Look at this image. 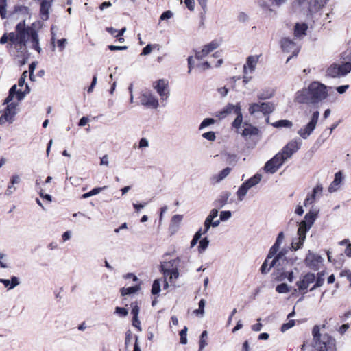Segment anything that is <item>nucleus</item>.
Instances as JSON below:
<instances>
[{
  "mask_svg": "<svg viewBox=\"0 0 351 351\" xmlns=\"http://www.w3.org/2000/svg\"><path fill=\"white\" fill-rule=\"evenodd\" d=\"M317 217V212L311 210L306 214L304 219L302 220V221H306L305 223L306 225H309L311 227L314 221H315Z\"/></svg>",
  "mask_w": 351,
  "mask_h": 351,
  "instance_id": "obj_35",
  "label": "nucleus"
},
{
  "mask_svg": "<svg viewBox=\"0 0 351 351\" xmlns=\"http://www.w3.org/2000/svg\"><path fill=\"white\" fill-rule=\"evenodd\" d=\"M237 107H241L240 104L237 103L236 105L232 104H228L221 110L215 113V117L219 119H223L227 117L232 112L235 114Z\"/></svg>",
  "mask_w": 351,
  "mask_h": 351,
  "instance_id": "obj_14",
  "label": "nucleus"
},
{
  "mask_svg": "<svg viewBox=\"0 0 351 351\" xmlns=\"http://www.w3.org/2000/svg\"><path fill=\"white\" fill-rule=\"evenodd\" d=\"M205 233H203V230L202 228H200L194 235L192 241H191V247H193L195 246L197 241L199 240V239L201 238V236L202 234H204Z\"/></svg>",
  "mask_w": 351,
  "mask_h": 351,
  "instance_id": "obj_48",
  "label": "nucleus"
},
{
  "mask_svg": "<svg viewBox=\"0 0 351 351\" xmlns=\"http://www.w3.org/2000/svg\"><path fill=\"white\" fill-rule=\"evenodd\" d=\"M53 0H41L40 5V15L43 20L49 19V9L52 5Z\"/></svg>",
  "mask_w": 351,
  "mask_h": 351,
  "instance_id": "obj_16",
  "label": "nucleus"
},
{
  "mask_svg": "<svg viewBox=\"0 0 351 351\" xmlns=\"http://www.w3.org/2000/svg\"><path fill=\"white\" fill-rule=\"evenodd\" d=\"M141 101L142 104L153 108H156L158 106V99L152 94L143 95Z\"/></svg>",
  "mask_w": 351,
  "mask_h": 351,
  "instance_id": "obj_21",
  "label": "nucleus"
},
{
  "mask_svg": "<svg viewBox=\"0 0 351 351\" xmlns=\"http://www.w3.org/2000/svg\"><path fill=\"white\" fill-rule=\"evenodd\" d=\"M231 217L230 211H221L220 213V220L226 221Z\"/></svg>",
  "mask_w": 351,
  "mask_h": 351,
  "instance_id": "obj_64",
  "label": "nucleus"
},
{
  "mask_svg": "<svg viewBox=\"0 0 351 351\" xmlns=\"http://www.w3.org/2000/svg\"><path fill=\"white\" fill-rule=\"evenodd\" d=\"M161 271L166 276H169L170 279H177L179 276V272L177 267L169 269L165 268L163 265L161 266Z\"/></svg>",
  "mask_w": 351,
  "mask_h": 351,
  "instance_id": "obj_29",
  "label": "nucleus"
},
{
  "mask_svg": "<svg viewBox=\"0 0 351 351\" xmlns=\"http://www.w3.org/2000/svg\"><path fill=\"white\" fill-rule=\"evenodd\" d=\"M261 112V103H253L250 105L249 112L250 114H254L256 112Z\"/></svg>",
  "mask_w": 351,
  "mask_h": 351,
  "instance_id": "obj_49",
  "label": "nucleus"
},
{
  "mask_svg": "<svg viewBox=\"0 0 351 351\" xmlns=\"http://www.w3.org/2000/svg\"><path fill=\"white\" fill-rule=\"evenodd\" d=\"M306 221H301L298 230V235L300 240L305 241L306 232L311 228L305 223Z\"/></svg>",
  "mask_w": 351,
  "mask_h": 351,
  "instance_id": "obj_28",
  "label": "nucleus"
},
{
  "mask_svg": "<svg viewBox=\"0 0 351 351\" xmlns=\"http://www.w3.org/2000/svg\"><path fill=\"white\" fill-rule=\"evenodd\" d=\"M155 84L156 85H154V88L156 90L161 99H166L169 95L168 82L164 79H160L156 81Z\"/></svg>",
  "mask_w": 351,
  "mask_h": 351,
  "instance_id": "obj_12",
  "label": "nucleus"
},
{
  "mask_svg": "<svg viewBox=\"0 0 351 351\" xmlns=\"http://www.w3.org/2000/svg\"><path fill=\"white\" fill-rule=\"evenodd\" d=\"M249 189L250 188L243 182L237 191L238 198L242 200Z\"/></svg>",
  "mask_w": 351,
  "mask_h": 351,
  "instance_id": "obj_42",
  "label": "nucleus"
},
{
  "mask_svg": "<svg viewBox=\"0 0 351 351\" xmlns=\"http://www.w3.org/2000/svg\"><path fill=\"white\" fill-rule=\"evenodd\" d=\"M209 241L206 237L202 239L199 242V245L198 247V250L199 252H204L208 245Z\"/></svg>",
  "mask_w": 351,
  "mask_h": 351,
  "instance_id": "obj_54",
  "label": "nucleus"
},
{
  "mask_svg": "<svg viewBox=\"0 0 351 351\" xmlns=\"http://www.w3.org/2000/svg\"><path fill=\"white\" fill-rule=\"evenodd\" d=\"M215 120L213 118H206L201 123L199 129L202 130L207 126H209L210 125L215 123Z\"/></svg>",
  "mask_w": 351,
  "mask_h": 351,
  "instance_id": "obj_53",
  "label": "nucleus"
},
{
  "mask_svg": "<svg viewBox=\"0 0 351 351\" xmlns=\"http://www.w3.org/2000/svg\"><path fill=\"white\" fill-rule=\"evenodd\" d=\"M232 169L230 167H226L221 171L218 174L213 176V180L215 182H219L225 178H226L231 172Z\"/></svg>",
  "mask_w": 351,
  "mask_h": 351,
  "instance_id": "obj_34",
  "label": "nucleus"
},
{
  "mask_svg": "<svg viewBox=\"0 0 351 351\" xmlns=\"http://www.w3.org/2000/svg\"><path fill=\"white\" fill-rule=\"evenodd\" d=\"M6 0H0V15L2 19L6 18Z\"/></svg>",
  "mask_w": 351,
  "mask_h": 351,
  "instance_id": "obj_51",
  "label": "nucleus"
},
{
  "mask_svg": "<svg viewBox=\"0 0 351 351\" xmlns=\"http://www.w3.org/2000/svg\"><path fill=\"white\" fill-rule=\"evenodd\" d=\"M220 45L219 41L213 40L207 45H205L200 51H197L195 57L197 60H202L207 56L210 52L219 47Z\"/></svg>",
  "mask_w": 351,
  "mask_h": 351,
  "instance_id": "obj_7",
  "label": "nucleus"
},
{
  "mask_svg": "<svg viewBox=\"0 0 351 351\" xmlns=\"http://www.w3.org/2000/svg\"><path fill=\"white\" fill-rule=\"evenodd\" d=\"M243 129L241 132L237 131V132L241 134L245 141H249L252 139V137L258 136L260 135L261 132L259 129L248 122H244L243 123Z\"/></svg>",
  "mask_w": 351,
  "mask_h": 351,
  "instance_id": "obj_6",
  "label": "nucleus"
},
{
  "mask_svg": "<svg viewBox=\"0 0 351 351\" xmlns=\"http://www.w3.org/2000/svg\"><path fill=\"white\" fill-rule=\"evenodd\" d=\"M261 112L264 114H269L274 110L275 106L271 102H262L261 103Z\"/></svg>",
  "mask_w": 351,
  "mask_h": 351,
  "instance_id": "obj_36",
  "label": "nucleus"
},
{
  "mask_svg": "<svg viewBox=\"0 0 351 351\" xmlns=\"http://www.w3.org/2000/svg\"><path fill=\"white\" fill-rule=\"evenodd\" d=\"M187 327L184 326L180 331V342L182 344H186L187 343Z\"/></svg>",
  "mask_w": 351,
  "mask_h": 351,
  "instance_id": "obj_47",
  "label": "nucleus"
},
{
  "mask_svg": "<svg viewBox=\"0 0 351 351\" xmlns=\"http://www.w3.org/2000/svg\"><path fill=\"white\" fill-rule=\"evenodd\" d=\"M326 86L318 82L310 84L308 89L298 92L296 100L301 104H317L328 97Z\"/></svg>",
  "mask_w": 351,
  "mask_h": 351,
  "instance_id": "obj_2",
  "label": "nucleus"
},
{
  "mask_svg": "<svg viewBox=\"0 0 351 351\" xmlns=\"http://www.w3.org/2000/svg\"><path fill=\"white\" fill-rule=\"evenodd\" d=\"M319 117V112L318 111H315L313 113L311 119L309 122L311 126H313V125L314 126H316Z\"/></svg>",
  "mask_w": 351,
  "mask_h": 351,
  "instance_id": "obj_57",
  "label": "nucleus"
},
{
  "mask_svg": "<svg viewBox=\"0 0 351 351\" xmlns=\"http://www.w3.org/2000/svg\"><path fill=\"white\" fill-rule=\"evenodd\" d=\"M322 261L323 259L322 256L314 253L308 254L305 259L306 265L315 271L319 269Z\"/></svg>",
  "mask_w": 351,
  "mask_h": 351,
  "instance_id": "obj_10",
  "label": "nucleus"
},
{
  "mask_svg": "<svg viewBox=\"0 0 351 351\" xmlns=\"http://www.w3.org/2000/svg\"><path fill=\"white\" fill-rule=\"evenodd\" d=\"M285 160V158L279 152L265 163L264 170L267 173H274L282 165Z\"/></svg>",
  "mask_w": 351,
  "mask_h": 351,
  "instance_id": "obj_4",
  "label": "nucleus"
},
{
  "mask_svg": "<svg viewBox=\"0 0 351 351\" xmlns=\"http://www.w3.org/2000/svg\"><path fill=\"white\" fill-rule=\"evenodd\" d=\"M287 0H258V4L262 8L272 11V7L280 6L284 3Z\"/></svg>",
  "mask_w": 351,
  "mask_h": 351,
  "instance_id": "obj_15",
  "label": "nucleus"
},
{
  "mask_svg": "<svg viewBox=\"0 0 351 351\" xmlns=\"http://www.w3.org/2000/svg\"><path fill=\"white\" fill-rule=\"evenodd\" d=\"M280 246L279 245H278L277 243H274L270 248L269 251V253L267 254V259H270L272 257H274L276 254H277V252H278L279 249H280Z\"/></svg>",
  "mask_w": 351,
  "mask_h": 351,
  "instance_id": "obj_45",
  "label": "nucleus"
},
{
  "mask_svg": "<svg viewBox=\"0 0 351 351\" xmlns=\"http://www.w3.org/2000/svg\"><path fill=\"white\" fill-rule=\"evenodd\" d=\"M217 209L218 208H216L215 209L211 210L209 215L206 217L204 221V228L203 230V233H206L211 226L213 227H216L219 224V220L213 221V219L216 218L218 215Z\"/></svg>",
  "mask_w": 351,
  "mask_h": 351,
  "instance_id": "obj_13",
  "label": "nucleus"
},
{
  "mask_svg": "<svg viewBox=\"0 0 351 351\" xmlns=\"http://www.w3.org/2000/svg\"><path fill=\"white\" fill-rule=\"evenodd\" d=\"M327 73L328 75L336 77L341 76L339 69L338 68V64H332L331 65L327 70Z\"/></svg>",
  "mask_w": 351,
  "mask_h": 351,
  "instance_id": "obj_40",
  "label": "nucleus"
},
{
  "mask_svg": "<svg viewBox=\"0 0 351 351\" xmlns=\"http://www.w3.org/2000/svg\"><path fill=\"white\" fill-rule=\"evenodd\" d=\"M67 43V40L66 38H62L60 40H58L57 45L60 51H63L65 48V45Z\"/></svg>",
  "mask_w": 351,
  "mask_h": 351,
  "instance_id": "obj_61",
  "label": "nucleus"
},
{
  "mask_svg": "<svg viewBox=\"0 0 351 351\" xmlns=\"http://www.w3.org/2000/svg\"><path fill=\"white\" fill-rule=\"evenodd\" d=\"M132 325L133 326L136 328L138 331H141V322L138 319V317H132Z\"/></svg>",
  "mask_w": 351,
  "mask_h": 351,
  "instance_id": "obj_63",
  "label": "nucleus"
},
{
  "mask_svg": "<svg viewBox=\"0 0 351 351\" xmlns=\"http://www.w3.org/2000/svg\"><path fill=\"white\" fill-rule=\"evenodd\" d=\"M328 0H311L309 2L310 12H317L326 4Z\"/></svg>",
  "mask_w": 351,
  "mask_h": 351,
  "instance_id": "obj_24",
  "label": "nucleus"
},
{
  "mask_svg": "<svg viewBox=\"0 0 351 351\" xmlns=\"http://www.w3.org/2000/svg\"><path fill=\"white\" fill-rule=\"evenodd\" d=\"M298 241L297 243H294L293 242L291 243V245H292V248L296 251L298 250V249L301 248L302 246H303V244H304V241H302L300 240V238H298Z\"/></svg>",
  "mask_w": 351,
  "mask_h": 351,
  "instance_id": "obj_62",
  "label": "nucleus"
},
{
  "mask_svg": "<svg viewBox=\"0 0 351 351\" xmlns=\"http://www.w3.org/2000/svg\"><path fill=\"white\" fill-rule=\"evenodd\" d=\"M235 114L237 115L235 119L233 121L232 123V128L239 130L241 124L243 123V114L241 112V107H237L236 109Z\"/></svg>",
  "mask_w": 351,
  "mask_h": 351,
  "instance_id": "obj_26",
  "label": "nucleus"
},
{
  "mask_svg": "<svg viewBox=\"0 0 351 351\" xmlns=\"http://www.w3.org/2000/svg\"><path fill=\"white\" fill-rule=\"evenodd\" d=\"M20 182V178L19 176L17 175H15V176H13L11 179H10V182L8 186V189H7V194H12L16 189L15 187H14V185L15 184H18Z\"/></svg>",
  "mask_w": 351,
  "mask_h": 351,
  "instance_id": "obj_37",
  "label": "nucleus"
},
{
  "mask_svg": "<svg viewBox=\"0 0 351 351\" xmlns=\"http://www.w3.org/2000/svg\"><path fill=\"white\" fill-rule=\"evenodd\" d=\"M300 149V144L294 140L289 141L280 152V154L285 158H289L295 152Z\"/></svg>",
  "mask_w": 351,
  "mask_h": 351,
  "instance_id": "obj_11",
  "label": "nucleus"
},
{
  "mask_svg": "<svg viewBox=\"0 0 351 351\" xmlns=\"http://www.w3.org/2000/svg\"><path fill=\"white\" fill-rule=\"evenodd\" d=\"M324 282V271L318 272L315 276V285L310 289V291H313L315 289L323 285Z\"/></svg>",
  "mask_w": 351,
  "mask_h": 351,
  "instance_id": "obj_31",
  "label": "nucleus"
},
{
  "mask_svg": "<svg viewBox=\"0 0 351 351\" xmlns=\"http://www.w3.org/2000/svg\"><path fill=\"white\" fill-rule=\"evenodd\" d=\"M315 126L313 125V126L310 125V123H308L306 126L302 128L298 131V134L304 139H306L314 130Z\"/></svg>",
  "mask_w": 351,
  "mask_h": 351,
  "instance_id": "obj_30",
  "label": "nucleus"
},
{
  "mask_svg": "<svg viewBox=\"0 0 351 351\" xmlns=\"http://www.w3.org/2000/svg\"><path fill=\"white\" fill-rule=\"evenodd\" d=\"M15 95H16L17 99L21 100L23 98L25 93L21 90H16V86L14 85L10 89L9 95L5 99L4 104H8L11 102Z\"/></svg>",
  "mask_w": 351,
  "mask_h": 351,
  "instance_id": "obj_22",
  "label": "nucleus"
},
{
  "mask_svg": "<svg viewBox=\"0 0 351 351\" xmlns=\"http://www.w3.org/2000/svg\"><path fill=\"white\" fill-rule=\"evenodd\" d=\"M207 336H208V333H207L206 330L203 331L202 333L201 334L200 339H199V351H202L204 349V348L207 345Z\"/></svg>",
  "mask_w": 351,
  "mask_h": 351,
  "instance_id": "obj_44",
  "label": "nucleus"
},
{
  "mask_svg": "<svg viewBox=\"0 0 351 351\" xmlns=\"http://www.w3.org/2000/svg\"><path fill=\"white\" fill-rule=\"evenodd\" d=\"M281 48L284 52L292 53L287 60L288 62L293 56H297L299 53V48L297 47L295 43L287 38H283L280 41Z\"/></svg>",
  "mask_w": 351,
  "mask_h": 351,
  "instance_id": "obj_5",
  "label": "nucleus"
},
{
  "mask_svg": "<svg viewBox=\"0 0 351 351\" xmlns=\"http://www.w3.org/2000/svg\"><path fill=\"white\" fill-rule=\"evenodd\" d=\"M295 325V321L294 320H289L288 322L285 323L281 326V331L285 332L288 329L291 328Z\"/></svg>",
  "mask_w": 351,
  "mask_h": 351,
  "instance_id": "obj_59",
  "label": "nucleus"
},
{
  "mask_svg": "<svg viewBox=\"0 0 351 351\" xmlns=\"http://www.w3.org/2000/svg\"><path fill=\"white\" fill-rule=\"evenodd\" d=\"M338 68L339 69V72L341 76H344L347 75L351 71V63L350 62H345L341 64H338Z\"/></svg>",
  "mask_w": 351,
  "mask_h": 351,
  "instance_id": "obj_39",
  "label": "nucleus"
},
{
  "mask_svg": "<svg viewBox=\"0 0 351 351\" xmlns=\"http://www.w3.org/2000/svg\"><path fill=\"white\" fill-rule=\"evenodd\" d=\"M141 289L140 284L136 285L135 286H132L129 287H122L120 289V293L122 296H125L127 295H130L132 293H134L137 292Z\"/></svg>",
  "mask_w": 351,
  "mask_h": 351,
  "instance_id": "obj_33",
  "label": "nucleus"
},
{
  "mask_svg": "<svg viewBox=\"0 0 351 351\" xmlns=\"http://www.w3.org/2000/svg\"><path fill=\"white\" fill-rule=\"evenodd\" d=\"M315 280V275L313 273L308 272L304 275L300 280L296 282V286L300 292L305 293L306 292L304 291L307 290L309 285L313 283Z\"/></svg>",
  "mask_w": 351,
  "mask_h": 351,
  "instance_id": "obj_8",
  "label": "nucleus"
},
{
  "mask_svg": "<svg viewBox=\"0 0 351 351\" xmlns=\"http://www.w3.org/2000/svg\"><path fill=\"white\" fill-rule=\"evenodd\" d=\"M308 25L306 23H296L294 27V35L296 37H301L306 34Z\"/></svg>",
  "mask_w": 351,
  "mask_h": 351,
  "instance_id": "obj_25",
  "label": "nucleus"
},
{
  "mask_svg": "<svg viewBox=\"0 0 351 351\" xmlns=\"http://www.w3.org/2000/svg\"><path fill=\"white\" fill-rule=\"evenodd\" d=\"M115 312L122 317H125L128 315V310L123 307H116Z\"/></svg>",
  "mask_w": 351,
  "mask_h": 351,
  "instance_id": "obj_60",
  "label": "nucleus"
},
{
  "mask_svg": "<svg viewBox=\"0 0 351 351\" xmlns=\"http://www.w3.org/2000/svg\"><path fill=\"white\" fill-rule=\"evenodd\" d=\"M261 175L256 173L247 180H246L244 183L246 184L250 189L257 184H258L261 180Z\"/></svg>",
  "mask_w": 351,
  "mask_h": 351,
  "instance_id": "obj_38",
  "label": "nucleus"
},
{
  "mask_svg": "<svg viewBox=\"0 0 351 351\" xmlns=\"http://www.w3.org/2000/svg\"><path fill=\"white\" fill-rule=\"evenodd\" d=\"M272 125L275 128H291L293 123L289 120H279L272 123Z\"/></svg>",
  "mask_w": 351,
  "mask_h": 351,
  "instance_id": "obj_41",
  "label": "nucleus"
},
{
  "mask_svg": "<svg viewBox=\"0 0 351 351\" xmlns=\"http://www.w3.org/2000/svg\"><path fill=\"white\" fill-rule=\"evenodd\" d=\"M261 56V55L250 56L247 58L246 64L243 66L244 73H247V69L250 72L254 71Z\"/></svg>",
  "mask_w": 351,
  "mask_h": 351,
  "instance_id": "obj_19",
  "label": "nucleus"
},
{
  "mask_svg": "<svg viewBox=\"0 0 351 351\" xmlns=\"http://www.w3.org/2000/svg\"><path fill=\"white\" fill-rule=\"evenodd\" d=\"M205 300L204 299H202L200 300V301L199 302V308L198 309H196L194 311V313L196 314L197 315H203L204 314V306H205Z\"/></svg>",
  "mask_w": 351,
  "mask_h": 351,
  "instance_id": "obj_52",
  "label": "nucleus"
},
{
  "mask_svg": "<svg viewBox=\"0 0 351 351\" xmlns=\"http://www.w3.org/2000/svg\"><path fill=\"white\" fill-rule=\"evenodd\" d=\"M0 282L3 283L5 287H8L9 289L15 287L19 284V279L16 276H12L11 280L0 279Z\"/></svg>",
  "mask_w": 351,
  "mask_h": 351,
  "instance_id": "obj_32",
  "label": "nucleus"
},
{
  "mask_svg": "<svg viewBox=\"0 0 351 351\" xmlns=\"http://www.w3.org/2000/svg\"><path fill=\"white\" fill-rule=\"evenodd\" d=\"M157 47H158V45H152L150 44H148L143 49L141 54L145 55V56L148 55L152 52V51L154 48H156Z\"/></svg>",
  "mask_w": 351,
  "mask_h": 351,
  "instance_id": "obj_56",
  "label": "nucleus"
},
{
  "mask_svg": "<svg viewBox=\"0 0 351 351\" xmlns=\"http://www.w3.org/2000/svg\"><path fill=\"white\" fill-rule=\"evenodd\" d=\"M202 136L203 138L210 141H214L216 138L215 133L212 131L204 133Z\"/></svg>",
  "mask_w": 351,
  "mask_h": 351,
  "instance_id": "obj_58",
  "label": "nucleus"
},
{
  "mask_svg": "<svg viewBox=\"0 0 351 351\" xmlns=\"http://www.w3.org/2000/svg\"><path fill=\"white\" fill-rule=\"evenodd\" d=\"M276 291L279 293H285L289 292V289L286 283H281L276 286Z\"/></svg>",
  "mask_w": 351,
  "mask_h": 351,
  "instance_id": "obj_50",
  "label": "nucleus"
},
{
  "mask_svg": "<svg viewBox=\"0 0 351 351\" xmlns=\"http://www.w3.org/2000/svg\"><path fill=\"white\" fill-rule=\"evenodd\" d=\"M285 251H280L274 258L273 261L270 264V267L276 266H283L288 263V260L285 257Z\"/></svg>",
  "mask_w": 351,
  "mask_h": 351,
  "instance_id": "obj_20",
  "label": "nucleus"
},
{
  "mask_svg": "<svg viewBox=\"0 0 351 351\" xmlns=\"http://www.w3.org/2000/svg\"><path fill=\"white\" fill-rule=\"evenodd\" d=\"M313 346L315 351H335V340L329 335L321 334L318 325L313 326L312 330Z\"/></svg>",
  "mask_w": 351,
  "mask_h": 351,
  "instance_id": "obj_3",
  "label": "nucleus"
},
{
  "mask_svg": "<svg viewBox=\"0 0 351 351\" xmlns=\"http://www.w3.org/2000/svg\"><path fill=\"white\" fill-rule=\"evenodd\" d=\"M323 188L322 185H317L313 189L311 194L308 195L304 202V205L307 206L313 204L316 200V195H322Z\"/></svg>",
  "mask_w": 351,
  "mask_h": 351,
  "instance_id": "obj_17",
  "label": "nucleus"
},
{
  "mask_svg": "<svg viewBox=\"0 0 351 351\" xmlns=\"http://www.w3.org/2000/svg\"><path fill=\"white\" fill-rule=\"evenodd\" d=\"M33 25L34 24L27 27L25 20L19 22L15 27V32L5 33L1 36L0 44L4 45L10 41V43L8 45L10 47L14 45L15 48L21 49L25 47L27 43L29 41L32 44V48L40 53L41 48L39 45L38 34Z\"/></svg>",
  "mask_w": 351,
  "mask_h": 351,
  "instance_id": "obj_1",
  "label": "nucleus"
},
{
  "mask_svg": "<svg viewBox=\"0 0 351 351\" xmlns=\"http://www.w3.org/2000/svg\"><path fill=\"white\" fill-rule=\"evenodd\" d=\"M132 311L133 317H138L139 313V307L137 302H134L131 303Z\"/></svg>",
  "mask_w": 351,
  "mask_h": 351,
  "instance_id": "obj_55",
  "label": "nucleus"
},
{
  "mask_svg": "<svg viewBox=\"0 0 351 351\" xmlns=\"http://www.w3.org/2000/svg\"><path fill=\"white\" fill-rule=\"evenodd\" d=\"M3 114L0 117V124L3 125L6 122L12 123L16 114V105L14 103H8Z\"/></svg>",
  "mask_w": 351,
  "mask_h": 351,
  "instance_id": "obj_9",
  "label": "nucleus"
},
{
  "mask_svg": "<svg viewBox=\"0 0 351 351\" xmlns=\"http://www.w3.org/2000/svg\"><path fill=\"white\" fill-rule=\"evenodd\" d=\"M230 196V193L228 191L223 192L220 196L214 202L215 208L220 209L228 202Z\"/></svg>",
  "mask_w": 351,
  "mask_h": 351,
  "instance_id": "obj_23",
  "label": "nucleus"
},
{
  "mask_svg": "<svg viewBox=\"0 0 351 351\" xmlns=\"http://www.w3.org/2000/svg\"><path fill=\"white\" fill-rule=\"evenodd\" d=\"M343 179V173L341 171H338L335 174L334 180L330 183L328 186V191L330 193H333L337 191L339 187L341 184L342 183Z\"/></svg>",
  "mask_w": 351,
  "mask_h": 351,
  "instance_id": "obj_18",
  "label": "nucleus"
},
{
  "mask_svg": "<svg viewBox=\"0 0 351 351\" xmlns=\"http://www.w3.org/2000/svg\"><path fill=\"white\" fill-rule=\"evenodd\" d=\"M340 245H346V248L345 250V254L347 256L351 257V243L348 239H345L340 242H339Z\"/></svg>",
  "mask_w": 351,
  "mask_h": 351,
  "instance_id": "obj_43",
  "label": "nucleus"
},
{
  "mask_svg": "<svg viewBox=\"0 0 351 351\" xmlns=\"http://www.w3.org/2000/svg\"><path fill=\"white\" fill-rule=\"evenodd\" d=\"M160 291V280L158 279H156L153 282L151 292L153 295H156V294L159 293Z\"/></svg>",
  "mask_w": 351,
  "mask_h": 351,
  "instance_id": "obj_46",
  "label": "nucleus"
},
{
  "mask_svg": "<svg viewBox=\"0 0 351 351\" xmlns=\"http://www.w3.org/2000/svg\"><path fill=\"white\" fill-rule=\"evenodd\" d=\"M125 27L122 28L120 30H117L116 29L110 27H106V30L110 34L114 37L117 38L119 42H123L124 38H123L121 36L124 34L125 31Z\"/></svg>",
  "mask_w": 351,
  "mask_h": 351,
  "instance_id": "obj_27",
  "label": "nucleus"
}]
</instances>
